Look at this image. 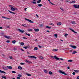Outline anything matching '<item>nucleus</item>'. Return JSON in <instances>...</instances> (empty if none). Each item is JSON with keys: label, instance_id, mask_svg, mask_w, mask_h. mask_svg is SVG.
<instances>
[{"label": "nucleus", "instance_id": "1", "mask_svg": "<svg viewBox=\"0 0 79 79\" xmlns=\"http://www.w3.org/2000/svg\"><path fill=\"white\" fill-rule=\"evenodd\" d=\"M51 58H53V59H55L57 60H60V58L57 57L56 56H51Z\"/></svg>", "mask_w": 79, "mask_h": 79}, {"label": "nucleus", "instance_id": "2", "mask_svg": "<svg viewBox=\"0 0 79 79\" xmlns=\"http://www.w3.org/2000/svg\"><path fill=\"white\" fill-rule=\"evenodd\" d=\"M59 73H61V74H64V75H66V76L68 75V74H66V73L60 70L59 71Z\"/></svg>", "mask_w": 79, "mask_h": 79}, {"label": "nucleus", "instance_id": "3", "mask_svg": "<svg viewBox=\"0 0 79 79\" xmlns=\"http://www.w3.org/2000/svg\"><path fill=\"white\" fill-rule=\"evenodd\" d=\"M28 58H32V59H36L37 58V57L35 56H28Z\"/></svg>", "mask_w": 79, "mask_h": 79}, {"label": "nucleus", "instance_id": "4", "mask_svg": "<svg viewBox=\"0 0 79 79\" xmlns=\"http://www.w3.org/2000/svg\"><path fill=\"white\" fill-rule=\"evenodd\" d=\"M25 20H27V21H28L29 22V23H34L33 21H32V20H29L28 19H25Z\"/></svg>", "mask_w": 79, "mask_h": 79}, {"label": "nucleus", "instance_id": "5", "mask_svg": "<svg viewBox=\"0 0 79 79\" xmlns=\"http://www.w3.org/2000/svg\"><path fill=\"white\" fill-rule=\"evenodd\" d=\"M11 8V10L12 11H15V7H14V6H11L10 7Z\"/></svg>", "mask_w": 79, "mask_h": 79}, {"label": "nucleus", "instance_id": "6", "mask_svg": "<svg viewBox=\"0 0 79 79\" xmlns=\"http://www.w3.org/2000/svg\"><path fill=\"white\" fill-rule=\"evenodd\" d=\"M4 37L8 39H11V37L9 36L4 35Z\"/></svg>", "mask_w": 79, "mask_h": 79}, {"label": "nucleus", "instance_id": "7", "mask_svg": "<svg viewBox=\"0 0 79 79\" xmlns=\"http://www.w3.org/2000/svg\"><path fill=\"white\" fill-rule=\"evenodd\" d=\"M70 47H71L73 48H74V49H76V48H77V47H76V46L70 45Z\"/></svg>", "mask_w": 79, "mask_h": 79}, {"label": "nucleus", "instance_id": "8", "mask_svg": "<svg viewBox=\"0 0 79 79\" xmlns=\"http://www.w3.org/2000/svg\"><path fill=\"white\" fill-rule=\"evenodd\" d=\"M18 31L21 32V33H24V30H21L20 29H18Z\"/></svg>", "mask_w": 79, "mask_h": 79}, {"label": "nucleus", "instance_id": "9", "mask_svg": "<svg viewBox=\"0 0 79 79\" xmlns=\"http://www.w3.org/2000/svg\"><path fill=\"white\" fill-rule=\"evenodd\" d=\"M2 68L3 69H4V70H8L6 67L5 66H4L3 67H2Z\"/></svg>", "mask_w": 79, "mask_h": 79}, {"label": "nucleus", "instance_id": "10", "mask_svg": "<svg viewBox=\"0 0 79 79\" xmlns=\"http://www.w3.org/2000/svg\"><path fill=\"white\" fill-rule=\"evenodd\" d=\"M29 47H30L29 45H28L27 46L23 47V48H25V49H27V48H29Z\"/></svg>", "mask_w": 79, "mask_h": 79}, {"label": "nucleus", "instance_id": "11", "mask_svg": "<svg viewBox=\"0 0 79 79\" xmlns=\"http://www.w3.org/2000/svg\"><path fill=\"white\" fill-rule=\"evenodd\" d=\"M69 29L71 31H72V32H74V33H75L76 34H77V32L75 31H74V30L72 29H71V28H69Z\"/></svg>", "mask_w": 79, "mask_h": 79}, {"label": "nucleus", "instance_id": "12", "mask_svg": "<svg viewBox=\"0 0 79 79\" xmlns=\"http://www.w3.org/2000/svg\"><path fill=\"white\" fill-rule=\"evenodd\" d=\"M7 67L8 68V69H12L13 68H12V67L11 66H7Z\"/></svg>", "mask_w": 79, "mask_h": 79}, {"label": "nucleus", "instance_id": "13", "mask_svg": "<svg viewBox=\"0 0 79 79\" xmlns=\"http://www.w3.org/2000/svg\"><path fill=\"white\" fill-rule=\"evenodd\" d=\"M74 7H75V8H78L77 7H78V5L77 6L75 4L73 5Z\"/></svg>", "mask_w": 79, "mask_h": 79}, {"label": "nucleus", "instance_id": "14", "mask_svg": "<svg viewBox=\"0 0 79 79\" xmlns=\"http://www.w3.org/2000/svg\"><path fill=\"white\" fill-rule=\"evenodd\" d=\"M26 62L27 63L30 64V63H32V62H30L29 60H26Z\"/></svg>", "mask_w": 79, "mask_h": 79}, {"label": "nucleus", "instance_id": "15", "mask_svg": "<svg viewBox=\"0 0 79 79\" xmlns=\"http://www.w3.org/2000/svg\"><path fill=\"white\" fill-rule=\"evenodd\" d=\"M2 78H3V79H6V76H5L4 75H3L2 76Z\"/></svg>", "mask_w": 79, "mask_h": 79}, {"label": "nucleus", "instance_id": "16", "mask_svg": "<svg viewBox=\"0 0 79 79\" xmlns=\"http://www.w3.org/2000/svg\"><path fill=\"white\" fill-rule=\"evenodd\" d=\"M0 73H4V74H6V72H4V71H2L0 70Z\"/></svg>", "mask_w": 79, "mask_h": 79}, {"label": "nucleus", "instance_id": "17", "mask_svg": "<svg viewBox=\"0 0 79 79\" xmlns=\"http://www.w3.org/2000/svg\"><path fill=\"white\" fill-rule=\"evenodd\" d=\"M34 29L35 31V32H38L39 31V30L38 29H35V28Z\"/></svg>", "mask_w": 79, "mask_h": 79}, {"label": "nucleus", "instance_id": "18", "mask_svg": "<svg viewBox=\"0 0 79 79\" xmlns=\"http://www.w3.org/2000/svg\"><path fill=\"white\" fill-rule=\"evenodd\" d=\"M19 44H20L21 45H22V46H23L24 45V43L23 42H21V43H19Z\"/></svg>", "mask_w": 79, "mask_h": 79}, {"label": "nucleus", "instance_id": "19", "mask_svg": "<svg viewBox=\"0 0 79 79\" xmlns=\"http://www.w3.org/2000/svg\"><path fill=\"white\" fill-rule=\"evenodd\" d=\"M76 3V1H73L72 2H70V3Z\"/></svg>", "mask_w": 79, "mask_h": 79}, {"label": "nucleus", "instance_id": "20", "mask_svg": "<svg viewBox=\"0 0 79 79\" xmlns=\"http://www.w3.org/2000/svg\"><path fill=\"white\" fill-rule=\"evenodd\" d=\"M8 11L9 12V13H11L12 14H14V15L15 14V13L14 12H11L9 10Z\"/></svg>", "mask_w": 79, "mask_h": 79}, {"label": "nucleus", "instance_id": "21", "mask_svg": "<svg viewBox=\"0 0 79 79\" xmlns=\"http://www.w3.org/2000/svg\"><path fill=\"white\" fill-rule=\"evenodd\" d=\"M52 51H53V52H55H55H57V51H58V49H54L52 50Z\"/></svg>", "mask_w": 79, "mask_h": 79}, {"label": "nucleus", "instance_id": "22", "mask_svg": "<svg viewBox=\"0 0 79 79\" xmlns=\"http://www.w3.org/2000/svg\"><path fill=\"white\" fill-rule=\"evenodd\" d=\"M71 22L73 24H76V22H75L74 21H71Z\"/></svg>", "mask_w": 79, "mask_h": 79}, {"label": "nucleus", "instance_id": "23", "mask_svg": "<svg viewBox=\"0 0 79 79\" xmlns=\"http://www.w3.org/2000/svg\"><path fill=\"white\" fill-rule=\"evenodd\" d=\"M22 26L23 27H27V26H26V24H23L22 25Z\"/></svg>", "mask_w": 79, "mask_h": 79}, {"label": "nucleus", "instance_id": "24", "mask_svg": "<svg viewBox=\"0 0 79 79\" xmlns=\"http://www.w3.org/2000/svg\"><path fill=\"white\" fill-rule=\"evenodd\" d=\"M42 0H38V1L37 2V3H40L41 2Z\"/></svg>", "mask_w": 79, "mask_h": 79}, {"label": "nucleus", "instance_id": "25", "mask_svg": "<svg viewBox=\"0 0 79 79\" xmlns=\"http://www.w3.org/2000/svg\"><path fill=\"white\" fill-rule=\"evenodd\" d=\"M18 69H20V70L22 69V67L20 66H19L18 67Z\"/></svg>", "mask_w": 79, "mask_h": 79}, {"label": "nucleus", "instance_id": "26", "mask_svg": "<svg viewBox=\"0 0 79 79\" xmlns=\"http://www.w3.org/2000/svg\"><path fill=\"white\" fill-rule=\"evenodd\" d=\"M57 24L58 26H60V25H61V22L57 23Z\"/></svg>", "mask_w": 79, "mask_h": 79}, {"label": "nucleus", "instance_id": "27", "mask_svg": "<svg viewBox=\"0 0 79 79\" xmlns=\"http://www.w3.org/2000/svg\"><path fill=\"white\" fill-rule=\"evenodd\" d=\"M38 6H39V7H40L41 6H43V5H42V4H38Z\"/></svg>", "mask_w": 79, "mask_h": 79}, {"label": "nucleus", "instance_id": "28", "mask_svg": "<svg viewBox=\"0 0 79 79\" xmlns=\"http://www.w3.org/2000/svg\"><path fill=\"white\" fill-rule=\"evenodd\" d=\"M16 40H14L12 41V44H15V43H16Z\"/></svg>", "mask_w": 79, "mask_h": 79}, {"label": "nucleus", "instance_id": "29", "mask_svg": "<svg viewBox=\"0 0 79 79\" xmlns=\"http://www.w3.org/2000/svg\"><path fill=\"white\" fill-rule=\"evenodd\" d=\"M49 74H50V75H52V74H53V73L51 71H49Z\"/></svg>", "mask_w": 79, "mask_h": 79}, {"label": "nucleus", "instance_id": "30", "mask_svg": "<svg viewBox=\"0 0 79 79\" xmlns=\"http://www.w3.org/2000/svg\"><path fill=\"white\" fill-rule=\"evenodd\" d=\"M2 18H4V19H10L9 18H6V17H5L4 16H2Z\"/></svg>", "mask_w": 79, "mask_h": 79}, {"label": "nucleus", "instance_id": "31", "mask_svg": "<svg viewBox=\"0 0 79 79\" xmlns=\"http://www.w3.org/2000/svg\"><path fill=\"white\" fill-rule=\"evenodd\" d=\"M73 60H68V61L69 63H71V62H73Z\"/></svg>", "mask_w": 79, "mask_h": 79}, {"label": "nucleus", "instance_id": "32", "mask_svg": "<svg viewBox=\"0 0 79 79\" xmlns=\"http://www.w3.org/2000/svg\"><path fill=\"white\" fill-rule=\"evenodd\" d=\"M46 28H47V29H51V27H48V26H47L46 27Z\"/></svg>", "mask_w": 79, "mask_h": 79}, {"label": "nucleus", "instance_id": "33", "mask_svg": "<svg viewBox=\"0 0 79 79\" xmlns=\"http://www.w3.org/2000/svg\"><path fill=\"white\" fill-rule=\"evenodd\" d=\"M28 31H29V32H31L32 31V30L31 29H29L28 30Z\"/></svg>", "mask_w": 79, "mask_h": 79}, {"label": "nucleus", "instance_id": "34", "mask_svg": "<svg viewBox=\"0 0 79 79\" xmlns=\"http://www.w3.org/2000/svg\"><path fill=\"white\" fill-rule=\"evenodd\" d=\"M74 71L76 73H79V70H74Z\"/></svg>", "mask_w": 79, "mask_h": 79}, {"label": "nucleus", "instance_id": "35", "mask_svg": "<svg viewBox=\"0 0 79 79\" xmlns=\"http://www.w3.org/2000/svg\"><path fill=\"white\" fill-rule=\"evenodd\" d=\"M77 53V52L73 51V52L72 53V54H73V55H74V54H75V53Z\"/></svg>", "mask_w": 79, "mask_h": 79}, {"label": "nucleus", "instance_id": "36", "mask_svg": "<svg viewBox=\"0 0 79 79\" xmlns=\"http://www.w3.org/2000/svg\"><path fill=\"white\" fill-rule=\"evenodd\" d=\"M68 34H65L64 35L65 37H67V36H68Z\"/></svg>", "mask_w": 79, "mask_h": 79}, {"label": "nucleus", "instance_id": "37", "mask_svg": "<svg viewBox=\"0 0 79 79\" xmlns=\"http://www.w3.org/2000/svg\"><path fill=\"white\" fill-rule=\"evenodd\" d=\"M34 50H37V47H35L34 48Z\"/></svg>", "mask_w": 79, "mask_h": 79}, {"label": "nucleus", "instance_id": "38", "mask_svg": "<svg viewBox=\"0 0 79 79\" xmlns=\"http://www.w3.org/2000/svg\"><path fill=\"white\" fill-rule=\"evenodd\" d=\"M26 75H27V76H31V74H29L27 73Z\"/></svg>", "mask_w": 79, "mask_h": 79}, {"label": "nucleus", "instance_id": "39", "mask_svg": "<svg viewBox=\"0 0 79 79\" xmlns=\"http://www.w3.org/2000/svg\"><path fill=\"white\" fill-rule=\"evenodd\" d=\"M12 73H14V74L16 73V72L15 71H12Z\"/></svg>", "mask_w": 79, "mask_h": 79}, {"label": "nucleus", "instance_id": "40", "mask_svg": "<svg viewBox=\"0 0 79 79\" xmlns=\"http://www.w3.org/2000/svg\"><path fill=\"white\" fill-rule=\"evenodd\" d=\"M44 72L45 73H47V70H44Z\"/></svg>", "mask_w": 79, "mask_h": 79}, {"label": "nucleus", "instance_id": "41", "mask_svg": "<svg viewBox=\"0 0 79 79\" xmlns=\"http://www.w3.org/2000/svg\"><path fill=\"white\" fill-rule=\"evenodd\" d=\"M72 74L74 76V75L76 74V73H75V72H73L72 73Z\"/></svg>", "mask_w": 79, "mask_h": 79}, {"label": "nucleus", "instance_id": "42", "mask_svg": "<svg viewBox=\"0 0 79 79\" xmlns=\"http://www.w3.org/2000/svg\"><path fill=\"white\" fill-rule=\"evenodd\" d=\"M20 64L21 65H24V64H25V63H20Z\"/></svg>", "mask_w": 79, "mask_h": 79}, {"label": "nucleus", "instance_id": "43", "mask_svg": "<svg viewBox=\"0 0 79 79\" xmlns=\"http://www.w3.org/2000/svg\"><path fill=\"white\" fill-rule=\"evenodd\" d=\"M26 35H28V36H31V35L29 34H27V33H26Z\"/></svg>", "mask_w": 79, "mask_h": 79}, {"label": "nucleus", "instance_id": "44", "mask_svg": "<svg viewBox=\"0 0 79 79\" xmlns=\"http://www.w3.org/2000/svg\"><path fill=\"white\" fill-rule=\"evenodd\" d=\"M42 26H43V24H40V27H42Z\"/></svg>", "mask_w": 79, "mask_h": 79}, {"label": "nucleus", "instance_id": "45", "mask_svg": "<svg viewBox=\"0 0 79 79\" xmlns=\"http://www.w3.org/2000/svg\"><path fill=\"white\" fill-rule=\"evenodd\" d=\"M38 46L39 47V48H42V46H40L39 45H38Z\"/></svg>", "mask_w": 79, "mask_h": 79}, {"label": "nucleus", "instance_id": "46", "mask_svg": "<svg viewBox=\"0 0 79 79\" xmlns=\"http://www.w3.org/2000/svg\"><path fill=\"white\" fill-rule=\"evenodd\" d=\"M54 36H55V37H57V36H58V35H57V34H55L54 35Z\"/></svg>", "mask_w": 79, "mask_h": 79}, {"label": "nucleus", "instance_id": "47", "mask_svg": "<svg viewBox=\"0 0 79 79\" xmlns=\"http://www.w3.org/2000/svg\"><path fill=\"white\" fill-rule=\"evenodd\" d=\"M18 76H19V77H21L22 76V75L19 74L18 75Z\"/></svg>", "mask_w": 79, "mask_h": 79}, {"label": "nucleus", "instance_id": "48", "mask_svg": "<svg viewBox=\"0 0 79 79\" xmlns=\"http://www.w3.org/2000/svg\"><path fill=\"white\" fill-rule=\"evenodd\" d=\"M32 3H33L34 4H36V2H32Z\"/></svg>", "mask_w": 79, "mask_h": 79}, {"label": "nucleus", "instance_id": "49", "mask_svg": "<svg viewBox=\"0 0 79 79\" xmlns=\"http://www.w3.org/2000/svg\"><path fill=\"white\" fill-rule=\"evenodd\" d=\"M6 42H7V43H9V42H10V41L9 40H8L6 41Z\"/></svg>", "mask_w": 79, "mask_h": 79}, {"label": "nucleus", "instance_id": "50", "mask_svg": "<svg viewBox=\"0 0 79 79\" xmlns=\"http://www.w3.org/2000/svg\"><path fill=\"white\" fill-rule=\"evenodd\" d=\"M40 58L42 60H43V59H44V58H43V57H42V56H40Z\"/></svg>", "mask_w": 79, "mask_h": 79}, {"label": "nucleus", "instance_id": "51", "mask_svg": "<svg viewBox=\"0 0 79 79\" xmlns=\"http://www.w3.org/2000/svg\"><path fill=\"white\" fill-rule=\"evenodd\" d=\"M15 10H16V11H18V9L17 8H16L15 7Z\"/></svg>", "mask_w": 79, "mask_h": 79}, {"label": "nucleus", "instance_id": "52", "mask_svg": "<svg viewBox=\"0 0 79 79\" xmlns=\"http://www.w3.org/2000/svg\"><path fill=\"white\" fill-rule=\"evenodd\" d=\"M50 25H51V26H53V24L52 23H50Z\"/></svg>", "mask_w": 79, "mask_h": 79}, {"label": "nucleus", "instance_id": "53", "mask_svg": "<svg viewBox=\"0 0 79 79\" xmlns=\"http://www.w3.org/2000/svg\"><path fill=\"white\" fill-rule=\"evenodd\" d=\"M9 58L10 59H12V56H10Z\"/></svg>", "mask_w": 79, "mask_h": 79}, {"label": "nucleus", "instance_id": "54", "mask_svg": "<svg viewBox=\"0 0 79 79\" xmlns=\"http://www.w3.org/2000/svg\"><path fill=\"white\" fill-rule=\"evenodd\" d=\"M50 3H51V5H54V4L52 2H50Z\"/></svg>", "mask_w": 79, "mask_h": 79}, {"label": "nucleus", "instance_id": "55", "mask_svg": "<svg viewBox=\"0 0 79 79\" xmlns=\"http://www.w3.org/2000/svg\"><path fill=\"white\" fill-rule=\"evenodd\" d=\"M17 79H20V77H17Z\"/></svg>", "mask_w": 79, "mask_h": 79}, {"label": "nucleus", "instance_id": "56", "mask_svg": "<svg viewBox=\"0 0 79 79\" xmlns=\"http://www.w3.org/2000/svg\"><path fill=\"white\" fill-rule=\"evenodd\" d=\"M60 9L62 11H63V8H62V7H60Z\"/></svg>", "mask_w": 79, "mask_h": 79}, {"label": "nucleus", "instance_id": "57", "mask_svg": "<svg viewBox=\"0 0 79 79\" xmlns=\"http://www.w3.org/2000/svg\"><path fill=\"white\" fill-rule=\"evenodd\" d=\"M23 39H27V38H26L25 37H23Z\"/></svg>", "mask_w": 79, "mask_h": 79}, {"label": "nucleus", "instance_id": "58", "mask_svg": "<svg viewBox=\"0 0 79 79\" xmlns=\"http://www.w3.org/2000/svg\"><path fill=\"white\" fill-rule=\"evenodd\" d=\"M36 16L37 17V18H39V15L37 14L36 15Z\"/></svg>", "mask_w": 79, "mask_h": 79}, {"label": "nucleus", "instance_id": "59", "mask_svg": "<svg viewBox=\"0 0 79 79\" xmlns=\"http://www.w3.org/2000/svg\"><path fill=\"white\" fill-rule=\"evenodd\" d=\"M21 50H22V51H23V52H24V50L23 49H21Z\"/></svg>", "mask_w": 79, "mask_h": 79}, {"label": "nucleus", "instance_id": "60", "mask_svg": "<svg viewBox=\"0 0 79 79\" xmlns=\"http://www.w3.org/2000/svg\"><path fill=\"white\" fill-rule=\"evenodd\" d=\"M67 69H70V68L69 67H67Z\"/></svg>", "mask_w": 79, "mask_h": 79}, {"label": "nucleus", "instance_id": "61", "mask_svg": "<svg viewBox=\"0 0 79 79\" xmlns=\"http://www.w3.org/2000/svg\"><path fill=\"white\" fill-rule=\"evenodd\" d=\"M60 60H64V59L62 58H60Z\"/></svg>", "mask_w": 79, "mask_h": 79}, {"label": "nucleus", "instance_id": "62", "mask_svg": "<svg viewBox=\"0 0 79 79\" xmlns=\"http://www.w3.org/2000/svg\"><path fill=\"white\" fill-rule=\"evenodd\" d=\"M0 29H3V27H0Z\"/></svg>", "mask_w": 79, "mask_h": 79}, {"label": "nucleus", "instance_id": "63", "mask_svg": "<svg viewBox=\"0 0 79 79\" xmlns=\"http://www.w3.org/2000/svg\"><path fill=\"white\" fill-rule=\"evenodd\" d=\"M77 79H79V76H78L77 77Z\"/></svg>", "mask_w": 79, "mask_h": 79}, {"label": "nucleus", "instance_id": "64", "mask_svg": "<svg viewBox=\"0 0 79 79\" xmlns=\"http://www.w3.org/2000/svg\"><path fill=\"white\" fill-rule=\"evenodd\" d=\"M1 35H3V34H4V33H1Z\"/></svg>", "mask_w": 79, "mask_h": 79}]
</instances>
